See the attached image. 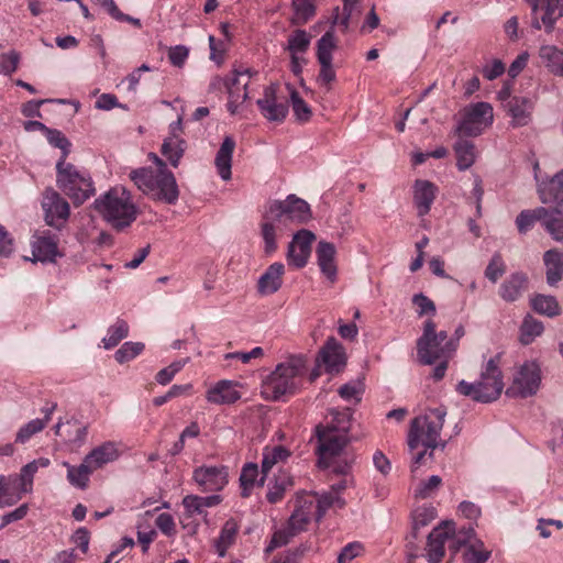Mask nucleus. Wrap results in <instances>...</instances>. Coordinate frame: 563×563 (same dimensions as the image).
Segmentation results:
<instances>
[{
	"label": "nucleus",
	"mask_w": 563,
	"mask_h": 563,
	"mask_svg": "<svg viewBox=\"0 0 563 563\" xmlns=\"http://www.w3.org/2000/svg\"><path fill=\"white\" fill-rule=\"evenodd\" d=\"M445 416L446 409L441 406L429 409L411 420L407 441L409 450L412 452L419 445L424 446V450L418 452L412 459V472L421 464L429 450V456L432 457L433 450L439 445Z\"/></svg>",
	"instance_id": "obj_1"
},
{
	"label": "nucleus",
	"mask_w": 563,
	"mask_h": 563,
	"mask_svg": "<svg viewBox=\"0 0 563 563\" xmlns=\"http://www.w3.org/2000/svg\"><path fill=\"white\" fill-rule=\"evenodd\" d=\"M158 166V169L152 167H142L134 169L130 178L145 195L155 200L174 205L178 200L179 190L176 179L172 172L166 167V163L157 155H151Z\"/></svg>",
	"instance_id": "obj_2"
},
{
	"label": "nucleus",
	"mask_w": 563,
	"mask_h": 563,
	"mask_svg": "<svg viewBox=\"0 0 563 563\" xmlns=\"http://www.w3.org/2000/svg\"><path fill=\"white\" fill-rule=\"evenodd\" d=\"M307 374V361L301 355L288 357L279 363L264 379L262 393L266 399L279 400L285 395L296 394Z\"/></svg>",
	"instance_id": "obj_3"
},
{
	"label": "nucleus",
	"mask_w": 563,
	"mask_h": 563,
	"mask_svg": "<svg viewBox=\"0 0 563 563\" xmlns=\"http://www.w3.org/2000/svg\"><path fill=\"white\" fill-rule=\"evenodd\" d=\"M93 208L115 230L130 227L139 214L130 191L124 187L109 189L95 200Z\"/></svg>",
	"instance_id": "obj_4"
},
{
	"label": "nucleus",
	"mask_w": 563,
	"mask_h": 563,
	"mask_svg": "<svg viewBox=\"0 0 563 563\" xmlns=\"http://www.w3.org/2000/svg\"><path fill=\"white\" fill-rule=\"evenodd\" d=\"M499 360V355L490 358L483 368L478 380L474 383L461 380L456 386L457 393L483 404L498 399L504 389Z\"/></svg>",
	"instance_id": "obj_5"
},
{
	"label": "nucleus",
	"mask_w": 563,
	"mask_h": 563,
	"mask_svg": "<svg viewBox=\"0 0 563 563\" xmlns=\"http://www.w3.org/2000/svg\"><path fill=\"white\" fill-rule=\"evenodd\" d=\"M456 343L448 338L446 331L435 332V323L428 319L423 324V333L417 341V354L422 364L431 365L438 360L451 356Z\"/></svg>",
	"instance_id": "obj_6"
},
{
	"label": "nucleus",
	"mask_w": 563,
	"mask_h": 563,
	"mask_svg": "<svg viewBox=\"0 0 563 563\" xmlns=\"http://www.w3.org/2000/svg\"><path fill=\"white\" fill-rule=\"evenodd\" d=\"M57 186L75 205H81L95 194L92 180L88 173L59 159L56 164Z\"/></svg>",
	"instance_id": "obj_7"
},
{
	"label": "nucleus",
	"mask_w": 563,
	"mask_h": 563,
	"mask_svg": "<svg viewBox=\"0 0 563 563\" xmlns=\"http://www.w3.org/2000/svg\"><path fill=\"white\" fill-rule=\"evenodd\" d=\"M257 75V70L240 66L224 78H214L211 86L216 88L223 85L228 92L227 110L230 114L235 115L241 112V107L250 98L249 86Z\"/></svg>",
	"instance_id": "obj_8"
},
{
	"label": "nucleus",
	"mask_w": 563,
	"mask_h": 563,
	"mask_svg": "<svg viewBox=\"0 0 563 563\" xmlns=\"http://www.w3.org/2000/svg\"><path fill=\"white\" fill-rule=\"evenodd\" d=\"M267 208L268 218L286 228L307 223L312 218L309 203L296 195H289L285 200L271 201Z\"/></svg>",
	"instance_id": "obj_9"
},
{
	"label": "nucleus",
	"mask_w": 563,
	"mask_h": 563,
	"mask_svg": "<svg viewBox=\"0 0 563 563\" xmlns=\"http://www.w3.org/2000/svg\"><path fill=\"white\" fill-rule=\"evenodd\" d=\"M347 428L341 429L330 426L327 428L317 427V453L319 455V465L321 467H331L332 460L340 455L347 444Z\"/></svg>",
	"instance_id": "obj_10"
},
{
	"label": "nucleus",
	"mask_w": 563,
	"mask_h": 563,
	"mask_svg": "<svg viewBox=\"0 0 563 563\" xmlns=\"http://www.w3.org/2000/svg\"><path fill=\"white\" fill-rule=\"evenodd\" d=\"M493 107L488 102H477L464 109L463 118L454 133L464 136H478L493 123Z\"/></svg>",
	"instance_id": "obj_11"
},
{
	"label": "nucleus",
	"mask_w": 563,
	"mask_h": 563,
	"mask_svg": "<svg viewBox=\"0 0 563 563\" xmlns=\"http://www.w3.org/2000/svg\"><path fill=\"white\" fill-rule=\"evenodd\" d=\"M541 379L539 363L526 361L514 374L512 383L506 390V395L521 398L533 396L540 388Z\"/></svg>",
	"instance_id": "obj_12"
},
{
	"label": "nucleus",
	"mask_w": 563,
	"mask_h": 563,
	"mask_svg": "<svg viewBox=\"0 0 563 563\" xmlns=\"http://www.w3.org/2000/svg\"><path fill=\"white\" fill-rule=\"evenodd\" d=\"M531 9V27L544 30L548 34L555 29L556 22L563 18V0H527Z\"/></svg>",
	"instance_id": "obj_13"
},
{
	"label": "nucleus",
	"mask_w": 563,
	"mask_h": 563,
	"mask_svg": "<svg viewBox=\"0 0 563 563\" xmlns=\"http://www.w3.org/2000/svg\"><path fill=\"white\" fill-rule=\"evenodd\" d=\"M336 47L338 43L332 30L327 31L317 42V59L320 65L318 82L327 88L336 77L332 65L333 52Z\"/></svg>",
	"instance_id": "obj_14"
},
{
	"label": "nucleus",
	"mask_w": 563,
	"mask_h": 563,
	"mask_svg": "<svg viewBox=\"0 0 563 563\" xmlns=\"http://www.w3.org/2000/svg\"><path fill=\"white\" fill-rule=\"evenodd\" d=\"M192 481L202 492L217 493L228 484V468L225 466L202 465L194 470Z\"/></svg>",
	"instance_id": "obj_15"
},
{
	"label": "nucleus",
	"mask_w": 563,
	"mask_h": 563,
	"mask_svg": "<svg viewBox=\"0 0 563 563\" xmlns=\"http://www.w3.org/2000/svg\"><path fill=\"white\" fill-rule=\"evenodd\" d=\"M42 208L49 227L59 228L69 217L68 202L51 188L44 191Z\"/></svg>",
	"instance_id": "obj_16"
},
{
	"label": "nucleus",
	"mask_w": 563,
	"mask_h": 563,
	"mask_svg": "<svg viewBox=\"0 0 563 563\" xmlns=\"http://www.w3.org/2000/svg\"><path fill=\"white\" fill-rule=\"evenodd\" d=\"M276 92L277 85L271 84L265 87L263 97L256 100L260 112L269 122H283L288 114L287 102L279 101Z\"/></svg>",
	"instance_id": "obj_17"
},
{
	"label": "nucleus",
	"mask_w": 563,
	"mask_h": 563,
	"mask_svg": "<svg viewBox=\"0 0 563 563\" xmlns=\"http://www.w3.org/2000/svg\"><path fill=\"white\" fill-rule=\"evenodd\" d=\"M313 240L314 234L311 231L305 229L298 231L288 246V265L296 268L303 267L310 255L311 243Z\"/></svg>",
	"instance_id": "obj_18"
},
{
	"label": "nucleus",
	"mask_w": 563,
	"mask_h": 563,
	"mask_svg": "<svg viewBox=\"0 0 563 563\" xmlns=\"http://www.w3.org/2000/svg\"><path fill=\"white\" fill-rule=\"evenodd\" d=\"M222 501L220 495H210V496H198V495H187L183 498V507L184 514L181 516V523L186 528L188 523L186 520L192 519L194 517L201 516L207 517V508L216 507Z\"/></svg>",
	"instance_id": "obj_19"
},
{
	"label": "nucleus",
	"mask_w": 563,
	"mask_h": 563,
	"mask_svg": "<svg viewBox=\"0 0 563 563\" xmlns=\"http://www.w3.org/2000/svg\"><path fill=\"white\" fill-rule=\"evenodd\" d=\"M505 109L511 118L510 125L512 128H521L528 125L532 121L534 110V101L529 97L515 96L505 103Z\"/></svg>",
	"instance_id": "obj_20"
},
{
	"label": "nucleus",
	"mask_w": 563,
	"mask_h": 563,
	"mask_svg": "<svg viewBox=\"0 0 563 563\" xmlns=\"http://www.w3.org/2000/svg\"><path fill=\"white\" fill-rule=\"evenodd\" d=\"M454 529L449 522L434 528L428 536L427 559L429 563H440L444 556V544L452 537Z\"/></svg>",
	"instance_id": "obj_21"
},
{
	"label": "nucleus",
	"mask_w": 563,
	"mask_h": 563,
	"mask_svg": "<svg viewBox=\"0 0 563 563\" xmlns=\"http://www.w3.org/2000/svg\"><path fill=\"white\" fill-rule=\"evenodd\" d=\"M239 384L233 380L222 379L217 382L206 393V399L213 405H231L241 398Z\"/></svg>",
	"instance_id": "obj_22"
},
{
	"label": "nucleus",
	"mask_w": 563,
	"mask_h": 563,
	"mask_svg": "<svg viewBox=\"0 0 563 563\" xmlns=\"http://www.w3.org/2000/svg\"><path fill=\"white\" fill-rule=\"evenodd\" d=\"M319 358L329 373H339L345 365V352L341 343L334 338H329L320 350Z\"/></svg>",
	"instance_id": "obj_23"
},
{
	"label": "nucleus",
	"mask_w": 563,
	"mask_h": 563,
	"mask_svg": "<svg viewBox=\"0 0 563 563\" xmlns=\"http://www.w3.org/2000/svg\"><path fill=\"white\" fill-rule=\"evenodd\" d=\"M437 187L429 180L418 179L413 185V202L418 209V216L429 213L435 199Z\"/></svg>",
	"instance_id": "obj_24"
},
{
	"label": "nucleus",
	"mask_w": 563,
	"mask_h": 563,
	"mask_svg": "<svg viewBox=\"0 0 563 563\" xmlns=\"http://www.w3.org/2000/svg\"><path fill=\"white\" fill-rule=\"evenodd\" d=\"M538 194L542 203L563 206V169L548 181L540 183Z\"/></svg>",
	"instance_id": "obj_25"
},
{
	"label": "nucleus",
	"mask_w": 563,
	"mask_h": 563,
	"mask_svg": "<svg viewBox=\"0 0 563 563\" xmlns=\"http://www.w3.org/2000/svg\"><path fill=\"white\" fill-rule=\"evenodd\" d=\"M33 262H54L58 255L57 240L51 232H46L32 243Z\"/></svg>",
	"instance_id": "obj_26"
},
{
	"label": "nucleus",
	"mask_w": 563,
	"mask_h": 563,
	"mask_svg": "<svg viewBox=\"0 0 563 563\" xmlns=\"http://www.w3.org/2000/svg\"><path fill=\"white\" fill-rule=\"evenodd\" d=\"M119 457V451L113 442H104L92 449L84 459L96 471Z\"/></svg>",
	"instance_id": "obj_27"
},
{
	"label": "nucleus",
	"mask_w": 563,
	"mask_h": 563,
	"mask_svg": "<svg viewBox=\"0 0 563 563\" xmlns=\"http://www.w3.org/2000/svg\"><path fill=\"white\" fill-rule=\"evenodd\" d=\"M24 494L27 492L22 489V485L15 476L0 475V508L16 504Z\"/></svg>",
	"instance_id": "obj_28"
},
{
	"label": "nucleus",
	"mask_w": 563,
	"mask_h": 563,
	"mask_svg": "<svg viewBox=\"0 0 563 563\" xmlns=\"http://www.w3.org/2000/svg\"><path fill=\"white\" fill-rule=\"evenodd\" d=\"M235 148V141L232 136H225L217 155L216 166L223 180L231 179L232 155Z\"/></svg>",
	"instance_id": "obj_29"
},
{
	"label": "nucleus",
	"mask_w": 563,
	"mask_h": 563,
	"mask_svg": "<svg viewBox=\"0 0 563 563\" xmlns=\"http://www.w3.org/2000/svg\"><path fill=\"white\" fill-rule=\"evenodd\" d=\"M318 265L328 279H334L336 275L335 247L332 243L321 241L317 247Z\"/></svg>",
	"instance_id": "obj_30"
},
{
	"label": "nucleus",
	"mask_w": 563,
	"mask_h": 563,
	"mask_svg": "<svg viewBox=\"0 0 563 563\" xmlns=\"http://www.w3.org/2000/svg\"><path fill=\"white\" fill-rule=\"evenodd\" d=\"M539 58L544 67L554 76L563 77V51L555 45H542Z\"/></svg>",
	"instance_id": "obj_31"
},
{
	"label": "nucleus",
	"mask_w": 563,
	"mask_h": 563,
	"mask_svg": "<svg viewBox=\"0 0 563 563\" xmlns=\"http://www.w3.org/2000/svg\"><path fill=\"white\" fill-rule=\"evenodd\" d=\"M258 466L255 463H246L240 474L241 496L246 498L255 486H263L265 476L258 478Z\"/></svg>",
	"instance_id": "obj_32"
},
{
	"label": "nucleus",
	"mask_w": 563,
	"mask_h": 563,
	"mask_svg": "<svg viewBox=\"0 0 563 563\" xmlns=\"http://www.w3.org/2000/svg\"><path fill=\"white\" fill-rule=\"evenodd\" d=\"M186 151V141L181 136H167L161 147V153L173 167H177Z\"/></svg>",
	"instance_id": "obj_33"
},
{
	"label": "nucleus",
	"mask_w": 563,
	"mask_h": 563,
	"mask_svg": "<svg viewBox=\"0 0 563 563\" xmlns=\"http://www.w3.org/2000/svg\"><path fill=\"white\" fill-rule=\"evenodd\" d=\"M294 481L291 475L286 471H279L275 475L274 481L268 484V490L266 498L271 504L280 501L285 495V492L292 487Z\"/></svg>",
	"instance_id": "obj_34"
},
{
	"label": "nucleus",
	"mask_w": 563,
	"mask_h": 563,
	"mask_svg": "<svg viewBox=\"0 0 563 563\" xmlns=\"http://www.w3.org/2000/svg\"><path fill=\"white\" fill-rule=\"evenodd\" d=\"M545 213L541 220L542 227L553 240L563 242V212L558 208H545Z\"/></svg>",
	"instance_id": "obj_35"
},
{
	"label": "nucleus",
	"mask_w": 563,
	"mask_h": 563,
	"mask_svg": "<svg viewBox=\"0 0 563 563\" xmlns=\"http://www.w3.org/2000/svg\"><path fill=\"white\" fill-rule=\"evenodd\" d=\"M63 465L67 468V481L71 486L79 489L88 487L90 475L95 471L85 462V459L78 466L70 465L68 462H64Z\"/></svg>",
	"instance_id": "obj_36"
},
{
	"label": "nucleus",
	"mask_w": 563,
	"mask_h": 563,
	"mask_svg": "<svg viewBox=\"0 0 563 563\" xmlns=\"http://www.w3.org/2000/svg\"><path fill=\"white\" fill-rule=\"evenodd\" d=\"M456 155V166L460 170H466L475 163L476 151L473 142L460 139L454 144Z\"/></svg>",
	"instance_id": "obj_37"
},
{
	"label": "nucleus",
	"mask_w": 563,
	"mask_h": 563,
	"mask_svg": "<svg viewBox=\"0 0 563 563\" xmlns=\"http://www.w3.org/2000/svg\"><path fill=\"white\" fill-rule=\"evenodd\" d=\"M239 526L235 520L229 519L221 528L218 539L214 541V548L219 556L223 558L228 549L235 542Z\"/></svg>",
	"instance_id": "obj_38"
},
{
	"label": "nucleus",
	"mask_w": 563,
	"mask_h": 563,
	"mask_svg": "<svg viewBox=\"0 0 563 563\" xmlns=\"http://www.w3.org/2000/svg\"><path fill=\"white\" fill-rule=\"evenodd\" d=\"M286 227L279 224L277 221L268 218V208L266 209L263 223H262V236L265 244V252L271 254L275 252L276 245V234L277 232H282Z\"/></svg>",
	"instance_id": "obj_39"
},
{
	"label": "nucleus",
	"mask_w": 563,
	"mask_h": 563,
	"mask_svg": "<svg viewBox=\"0 0 563 563\" xmlns=\"http://www.w3.org/2000/svg\"><path fill=\"white\" fill-rule=\"evenodd\" d=\"M544 331L543 323L533 318L531 314H527L519 330V341L523 345L531 344L538 336H540Z\"/></svg>",
	"instance_id": "obj_40"
},
{
	"label": "nucleus",
	"mask_w": 563,
	"mask_h": 563,
	"mask_svg": "<svg viewBox=\"0 0 563 563\" xmlns=\"http://www.w3.org/2000/svg\"><path fill=\"white\" fill-rule=\"evenodd\" d=\"M547 266V282H559L563 274V252L549 250L543 256Z\"/></svg>",
	"instance_id": "obj_41"
},
{
	"label": "nucleus",
	"mask_w": 563,
	"mask_h": 563,
	"mask_svg": "<svg viewBox=\"0 0 563 563\" xmlns=\"http://www.w3.org/2000/svg\"><path fill=\"white\" fill-rule=\"evenodd\" d=\"M289 456V450L282 445L264 448L262 460V474L266 476L274 465H276L279 462H285Z\"/></svg>",
	"instance_id": "obj_42"
},
{
	"label": "nucleus",
	"mask_w": 563,
	"mask_h": 563,
	"mask_svg": "<svg viewBox=\"0 0 563 563\" xmlns=\"http://www.w3.org/2000/svg\"><path fill=\"white\" fill-rule=\"evenodd\" d=\"M545 208L544 207H538L536 209H526L522 210L516 218V227L520 234H526L528 231H530L534 223L537 221L542 220V217H544Z\"/></svg>",
	"instance_id": "obj_43"
},
{
	"label": "nucleus",
	"mask_w": 563,
	"mask_h": 563,
	"mask_svg": "<svg viewBox=\"0 0 563 563\" xmlns=\"http://www.w3.org/2000/svg\"><path fill=\"white\" fill-rule=\"evenodd\" d=\"M358 4L360 0H343L342 13L340 14L339 8L334 10L333 24L338 25L342 32H346L353 15L360 13Z\"/></svg>",
	"instance_id": "obj_44"
},
{
	"label": "nucleus",
	"mask_w": 563,
	"mask_h": 563,
	"mask_svg": "<svg viewBox=\"0 0 563 563\" xmlns=\"http://www.w3.org/2000/svg\"><path fill=\"white\" fill-rule=\"evenodd\" d=\"M533 310L540 314L553 318L560 314L561 309L552 296L538 295L531 299Z\"/></svg>",
	"instance_id": "obj_45"
},
{
	"label": "nucleus",
	"mask_w": 563,
	"mask_h": 563,
	"mask_svg": "<svg viewBox=\"0 0 563 563\" xmlns=\"http://www.w3.org/2000/svg\"><path fill=\"white\" fill-rule=\"evenodd\" d=\"M311 42L310 34L301 29L295 30L289 36L287 41V49L290 55H299L303 54L308 51Z\"/></svg>",
	"instance_id": "obj_46"
},
{
	"label": "nucleus",
	"mask_w": 563,
	"mask_h": 563,
	"mask_svg": "<svg viewBox=\"0 0 563 563\" xmlns=\"http://www.w3.org/2000/svg\"><path fill=\"white\" fill-rule=\"evenodd\" d=\"M129 334V325L124 320L118 319L109 329L107 335L102 339L104 349L109 350L117 346Z\"/></svg>",
	"instance_id": "obj_47"
},
{
	"label": "nucleus",
	"mask_w": 563,
	"mask_h": 563,
	"mask_svg": "<svg viewBox=\"0 0 563 563\" xmlns=\"http://www.w3.org/2000/svg\"><path fill=\"white\" fill-rule=\"evenodd\" d=\"M492 551L486 550L483 541L474 540L464 552L465 563H486L490 558Z\"/></svg>",
	"instance_id": "obj_48"
},
{
	"label": "nucleus",
	"mask_w": 563,
	"mask_h": 563,
	"mask_svg": "<svg viewBox=\"0 0 563 563\" xmlns=\"http://www.w3.org/2000/svg\"><path fill=\"white\" fill-rule=\"evenodd\" d=\"M290 101L296 120L307 122L312 115V111L308 103L300 97L297 90H290Z\"/></svg>",
	"instance_id": "obj_49"
},
{
	"label": "nucleus",
	"mask_w": 563,
	"mask_h": 563,
	"mask_svg": "<svg viewBox=\"0 0 563 563\" xmlns=\"http://www.w3.org/2000/svg\"><path fill=\"white\" fill-rule=\"evenodd\" d=\"M310 521V512L303 507L294 510L286 526L297 536L306 530Z\"/></svg>",
	"instance_id": "obj_50"
},
{
	"label": "nucleus",
	"mask_w": 563,
	"mask_h": 563,
	"mask_svg": "<svg viewBox=\"0 0 563 563\" xmlns=\"http://www.w3.org/2000/svg\"><path fill=\"white\" fill-rule=\"evenodd\" d=\"M143 350L144 344L141 342H125L115 352L114 358L118 363L123 364L140 355Z\"/></svg>",
	"instance_id": "obj_51"
},
{
	"label": "nucleus",
	"mask_w": 563,
	"mask_h": 563,
	"mask_svg": "<svg viewBox=\"0 0 563 563\" xmlns=\"http://www.w3.org/2000/svg\"><path fill=\"white\" fill-rule=\"evenodd\" d=\"M44 134L52 146L62 151L60 159H64L65 162L70 151V142L67 140V137L59 130L51 128H48Z\"/></svg>",
	"instance_id": "obj_52"
},
{
	"label": "nucleus",
	"mask_w": 563,
	"mask_h": 563,
	"mask_svg": "<svg viewBox=\"0 0 563 563\" xmlns=\"http://www.w3.org/2000/svg\"><path fill=\"white\" fill-rule=\"evenodd\" d=\"M21 55L11 49L0 55V75L11 76L19 67Z\"/></svg>",
	"instance_id": "obj_53"
},
{
	"label": "nucleus",
	"mask_w": 563,
	"mask_h": 563,
	"mask_svg": "<svg viewBox=\"0 0 563 563\" xmlns=\"http://www.w3.org/2000/svg\"><path fill=\"white\" fill-rule=\"evenodd\" d=\"M442 479L438 475L430 476L427 481L421 482L415 489V497L426 499L432 497L441 486Z\"/></svg>",
	"instance_id": "obj_54"
},
{
	"label": "nucleus",
	"mask_w": 563,
	"mask_h": 563,
	"mask_svg": "<svg viewBox=\"0 0 563 563\" xmlns=\"http://www.w3.org/2000/svg\"><path fill=\"white\" fill-rule=\"evenodd\" d=\"M189 358L177 360L168 366L162 368L155 376L156 382L159 385H167L172 382L175 375L183 369Z\"/></svg>",
	"instance_id": "obj_55"
},
{
	"label": "nucleus",
	"mask_w": 563,
	"mask_h": 563,
	"mask_svg": "<svg viewBox=\"0 0 563 563\" xmlns=\"http://www.w3.org/2000/svg\"><path fill=\"white\" fill-rule=\"evenodd\" d=\"M296 534L287 527H283L274 532L268 545L265 549L266 553L273 552L277 548L288 544Z\"/></svg>",
	"instance_id": "obj_56"
},
{
	"label": "nucleus",
	"mask_w": 563,
	"mask_h": 563,
	"mask_svg": "<svg viewBox=\"0 0 563 563\" xmlns=\"http://www.w3.org/2000/svg\"><path fill=\"white\" fill-rule=\"evenodd\" d=\"M296 18L299 22L306 23L316 13V7L311 0H292Z\"/></svg>",
	"instance_id": "obj_57"
},
{
	"label": "nucleus",
	"mask_w": 563,
	"mask_h": 563,
	"mask_svg": "<svg viewBox=\"0 0 563 563\" xmlns=\"http://www.w3.org/2000/svg\"><path fill=\"white\" fill-rule=\"evenodd\" d=\"M343 506L344 500L340 497V495L333 493L332 490L320 495L318 498L319 516H322L331 507L342 508Z\"/></svg>",
	"instance_id": "obj_58"
},
{
	"label": "nucleus",
	"mask_w": 563,
	"mask_h": 563,
	"mask_svg": "<svg viewBox=\"0 0 563 563\" xmlns=\"http://www.w3.org/2000/svg\"><path fill=\"white\" fill-rule=\"evenodd\" d=\"M44 428H45V421H43L41 419H33L20 428V430L16 433L15 440H16V442L24 443L33 434L42 431Z\"/></svg>",
	"instance_id": "obj_59"
},
{
	"label": "nucleus",
	"mask_w": 563,
	"mask_h": 563,
	"mask_svg": "<svg viewBox=\"0 0 563 563\" xmlns=\"http://www.w3.org/2000/svg\"><path fill=\"white\" fill-rule=\"evenodd\" d=\"M363 394V384L360 380L344 384L339 388V395L346 401L358 402Z\"/></svg>",
	"instance_id": "obj_60"
},
{
	"label": "nucleus",
	"mask_w": 563,
	"mask_h": 563,
	"mask_svg": "<svg viewBox=\"0 0 563 563\" xmlns=\"http://www.w3.org/2000/svg\"><path fill=\"white\" fill-rule=\"evenodd\" d=\"M505 263L500 254H494L489 264L485 269V276L490 282H496L501 278L505 273Z\"/></svg>",
	"instance_id": "obj_61"
},
{
	"label": "nucleus",
	"mask_w": 563,
	"mask_h": 563,
	"mask_svg": "<svg viewBox=\"0 0 563 563\" xmlns=\"http://www.w3.org/2000/svg\"><path fill=\"white\" fill-rule=\"evenodd\" d=\"M36 472L37 468L35 463L30 462L21 468L20 474H14L13 476H15L18 482H20L22 489L30 493L33 486V477Z\"/></svg>",
	"instance_id": "obj_62"
},
{
	"label": "nucleus",
	"mask_w": 563,
	"mask_h": 563,
	"mask_svg": "<svg viewBox=\"0 0 563 563\" xmlns=\"http://www.w3.org/2000/svg\"><path fill=\"white\" fill-rule=\"evenodd\" d=\"M474 540H478L475 536L474 528L471 526L463 527L454 536V551H457L459 548L463 545L468 547L471 543L474 542Z\"/></svg>",
	"instance_id": "obj_63"
},
{
	"label": "nucleus",
	"mask_w": 563,
	"mask_h": 563,
	"mask_svg": "<svg viewBox=\"0 0 563 563\" xmlns=\"http://www.w3.org/2000/svg\"><path fill=\"white\" fill-rule=\"evenodd\" d=\"M189 49L185 45L172 46L168 49V59L172 65L181 67L188 58Z\"/></svg>",
	"instance_id": "obj_64"
}]
</instances>
